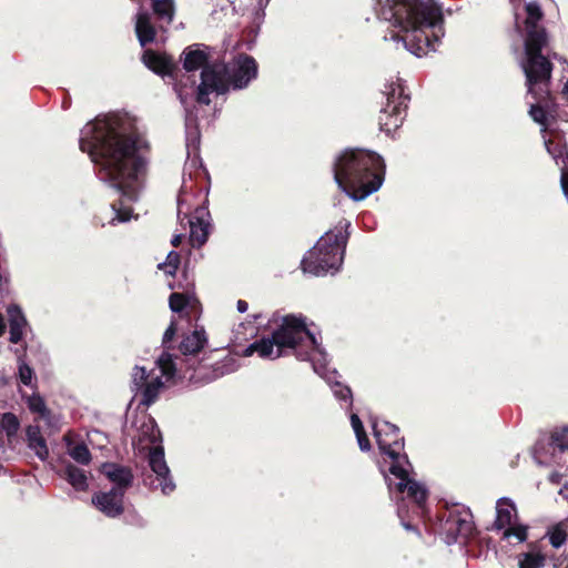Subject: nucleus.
Returning <instances> with one entry per match:
<instances>
[{
  "label": "nucleus",
  "instance_id": "f257e3e1",
  "mask_svg": "<svg viewBox=\"0 0 568 568\" xmlns=\"http://www.w3.org/2000/svg\"><path fill=\"white\" fill-rule=\"evenodd\" d=\"M79 148L100 166L101 179L121 193L111 204L115 213L111 224L130 221L133 209L125 201L138 200L146 170L144 153L150 148L135 120L118 114L98 116L87 124Z\"/></svg>",
  "mask_w": 568,
  "mask_h": 568
},
{
  "label": "nucleus",
  "instance_id": "f03ea898",
  "mask_svg": "<svg viewBox=\"0 0 568 568\" xmlns=\"http://www.w3.org/2000/svg\"><path fill=\"white\" fill-rule=\"evenodd\" d=\"M256 353L263 359H276L290 354L300 361H310L316 374L323 377L332 387L334 396L352 406V390L348 386L336 381V371L326 367V353L316 335L307 326L303 315H286L270 337H264L250 344L243 352L244 356Z\"/></svg>",
  "mask_w": 568,
  "mask_h": 568
},
{
  "label": "nucleus",
  "instance_id": "7ed1b4c3",
  "mask_svg": "<svg viewBox=\"0 0 568 568\" xmlns=\"http://www.w3.org/2000/svg\"><path fill=\"white\" fill-rule=\"evenodd\" d=\"M510 1L515 11L516 29L524 37L525 59L521 62V68L526 75L528 93L537 101L530 105L529 115L542 126L541 132L545 133L552 64L541 53L548 43L547 32L540 24L544 13L537 2H527L524 6V12L520 13L516 4L520 0Z\"/></svg>",
  "mask_w": 568,
  "mask_h": 568
},
{
  "label": "nucleus",
  "instance_id": "20e7f679",
  "mask_svg": "<svg viewBox=\"0 0 568 568\" xmlns=\"http://www.w3.org/2000/svg\"><path fill=\"white\" fill-rule=\"evenodd\" d=\"M385 20H395L403 36L392 39L402 41L414 55L420 58L436 50V43L444 37L443 16L434 0H404L395 4L390 16L381 14Z\"/></svg>",
  "mask_w": 568,
  "mask_h": 568
},
{
  "label": "nucleus",
  "instance_id": "39448f33",
  "mask_svg": "<svg viewBox=\"0 0 568 568\" xmlns=\"http://www.w3.org/2000/svg\"><path fill=\"white\" fill-rule=\"evenodd\" d=\"M333 171L338 187L352 200L362 201L381 189L385 163L375 152L346 150L336 158Z\"/></svg>",
  "mask_w": 568,
  "mask_h": 568
},
{
  "label": "nucleus",
  "instance_id": "423d86ee",
  "mask_svg": "<svg viewBox=\"0 0 568 568\" xmlns=\"http://www.w3.org/2000/svg\"><path fill=\"white\" fill-rule=\"evenodd\" d=\"M372 427L378 448L384 455V462L389 464V474L398 480L393 483L390 477L385 476L389 491H393L394 487L399 493L407 489L408 496L414 499L418 509L424 511L427 489L420 483L409 478L413 466L404 453V439L399 437L398 427L388 422L377 420L372 422Z\"/></svg>",
  "mask_w": 568,
  "mask_h": 568
},
{
  "label": "nucleus",
  "instance_id": "0eeeda50",
  "mask_svg": "<svg viewBox=\"0 0 568 568\" xmlns=\"http://www.w3.org/2000/svg\"><path fill=\"white\" fill-rule=\"evenodd\" d=\"M257 75L255 60L246 54H239L230 63L213 62L201 72V82L197 87L196 100L209 105L211 94H224L232 85L233 89H243Z\"/></svg>",
  "mask_w": 568,
  "mask_h": 568
},
{
  "label": "nucleus",
  "instance_id": "6e6552de",
  "mask_svg": "<svg viewBox=\"0 0 568 568\" xmlns=\"http://www.w3.org/2000/svg\"><path fill=\"white\" fill-rule=\"evenodd\" d=\"M349 225L347 221L341 222L335 230H329L320 237L301 262L304 273L323 276L339 270L344 260Z\"/></svg>",
  "mask_w": 568,
  "mask_h": 568
},
{
  "label": "nucleus",
  "instance_id": "1a4fd4ad",
  "mask_svg": "<svg viewBox=\"0 0 568 568\" xmlns=\"http://www.w3.org/2000/svg\"><path fill=\"white\" fill-rule=\"evenodd\" d=\"M202 314L200 301L194 294L192 287H187L183 293H180V324L185 318L191 329L183 332L180 336V353L183 355L199 354L209 342L205 328L197 325Z\"/></svg>",
  "mask_w": 568,
  "mask_h": 568
},
{
  "label": "nucleus",
  "instance_id": "9d476101",
  "mask_svg": "<svg viewBox=\"0 0 568 568\" xmlns=\"http://www.w3.org/2000/svg\"><path fill=\"white\" fill-rule=\"evenodd\" d=\"M474 530L473 515L468 508L455 505L442 516L439 532L447 545L467 539Z\"/></svg>",
  "mask_w": 568,
  "mask_h": 568
},
{
  "label": "nucleus",
  "instance_id": "9b49d317",
  "mask_svg": "<svg viewBox=\"0 0 568 568\" xmlns=\"http://www.w3.org/2000/svg\"><path fill=\"white\" fill-rule=\"evenodd\" d=\"M568 450V427L557 428L552 432L549 443H537L534 458L539 465H550L558 462V453Z\"/></svg>",
  "mask_w": 568,
  "mask_h": 568
},
{
  "label": "nucleus",
  "instance_id": "f8f14e48",
  "mask_svg": "<svg viewBox=\"0 0 568 568\" xmlns=\"http://www.w3.org/2000/svg\"><path fill=\"white\" fill-rule=\"evenodd\" d=\"M142 62L148 69L161 75L164 80L168 78L173 91L178 92V80L175 77L178 68L171 55L146 49L142 54Z\"/></svg>",
  "mask_w": 568,
  "mask_h": 568
},
{
  "label": "nucleus",
  "instance_id": "ddd939ff",
  "mask_svg": "<svg viewBox=\"0 0 568 568\" xmlns=\"http://www.w3.org/2000/svg\"><path fill=\"white\" fill-rule=\"evenodd\" d=\"M149 465L151 470L155 474V478L151 480V486L154 488L160 487L164 495L174 491L175 485L169 478L170 469L164 460V452L161 447H153L149 453Z\"/></svg>",
  "mask_w": 568,
  "mask_h": 568
},
{
  "label": "nucleus",
  "instance_id": "4468645a",
  "mask_svg": "<svg viewBox=\"0 0 568 568\" xmlns=\"http://www.w3.org/2000/svg\"><path fill=\"white\" fill-rule=\"evenodd\" d=\"M124 491L111 488L109 491H98L92 496V504L110 518L119 517L124 511Z\"/></svg>",
  "mask_w": 568,
  "mask_h": 568
},
{
  "label": "nucleus",
  "instance_id": "2eb2a0df",
  "mask_svg": "<svg viewBox=\"0 0 568 568\" xmlns=\"http://www.w3.org/2000/svg\"><path fill=\"white\" fill-rule=\"evenodd\" d=\"M190 243L193 247L202 246L211 232V215L205 206H199L189 219Z\"/></svg>",
  "mask_w": 568,
  "mask_h": 568
},
{
  "label": "nucleus",
  "instance_id": "dca6fc26",
  "mask_svg": "<svg viewBox=\"0 0 568 568\" xmlns=\"http://www.w3.org/2000/svg\"><path fill=\"white\" fill-rule=\"evenodd\" d=\"M211 50L207 45L202 43H194L184 49V62L183 67L186 71H195L204 68L209 64H212L214 61L210 62Z\"/></svg>",
  "mask_w": 568,
  "mask_h": 568
},
{
  "label": "nucleus",
  "instance_id": "f3484780",
  "mask_svg": "<svg viewBox=\"0 0 568 568\" xmlns=\"http://www.w3.org/2000/svg\"><path fill=\"white\" fill-rule=\"evenodd\" d=\"M101 473L116 485L115 488L125 489L132 485L133 475L130 468L115 463H104L101 466Z\"/></svg>",
  "mask_w": 568,
  "mask_h": 568
},
{
  "label": "nucleus",
  "instance_id": "a211bd4d",
  "mask_svg": "<svg viewBox=\"0 0 568 568\" xmlns=\"http://www.w3.org/2000/svg\"><path fill=\"white\" fill-rule=\"evenodd\" d=\"M516 519L517 509L513 500L506 497L498 499L496 504V519L494 527L497 530H503L516 523Z\"/></svg>",
  "mask_w": 568,
  "mask_h": 568
},
{
  "label": "nucleus",
  "instance_id": "6ab92c4d",
  "mask_svg": "<svg viewBox=\"0 0 568 568\" xmlns=\"http://www.w3.org/2000/svg\"><path fill=\"white\" fill-rule=\"evenodd\" d=\"M384 95L386 97V105L384 109H406L408 95L404 92L400 79L397 78L385 84Z\"/></svg>",
  "mask_w": 568,
  "mask_h": 568
},
{
  "label": "nucleus",
  "instance_id": "aec40b11",
  "mask_svg": "<svg viewBox=\"0 0 568 568\" xmlns=\"http://www.w3.org/2000/svg\"><path fill=\"white\" fill-rule=\"evenodd\" d=\"M10 325V337L9 341L12 344L21 342L23 336V328L27 325V320L18 305H10L7 310Z\"/></svg>",
  "mask_w": 568,
  "mask_h": 568
},
{
  "label": "nucleus",
  "instance_id": "412c9836",
  "mask_svg": "<svg viewBox=\"0 0 568 568\" xmlns=\"http://www.w3.org/2000/svg\"><path fill=\"white\" fill-rule=\"evenodd\" d=\"M135 33L141 47H146L155 40L156 30L148 12H139L136 14Z\"/></svg>",
  "mask_w": 568,
  "mask_h": 568
},
{
  "label": "nucleus",
  "instance_id": "4be33fe9",
  "mask_svg": "<svg viewBox=\"0 0 568 568\" xmlns=\"http://www.w3.org/2000/svg\"><path fill=\"white\" fill-rule=\"evenodd\" d=\"M26 436L28 447L32 449L41 460H45L49 457V449L40 427L38 425H29L26 429Z\"/></svg>",
  "mask_w": 568,
  "mask_h": 568
},
{
  "label": "nucleus",
  "instance_id": "5701e85b",
  "mask_svg": "<svg viewBox=\"0 0 568 568\" xmlns=\"http://www.w3.org/2000/svg\"><path fill=\"white\" fill-rule=\"evenodd\" d=\"M405 115H406V109L392 110V109L383 108L381 115H379L381 130L384 131L388 135L392 134L394 131H396L402 125Z\"/></svg>",
  "mask_w": 568,
  "mask_h": 568
},
{
  "label": "nucleus",
  "instance_id": "b1692460",
  "mask_svg": "<svg viewBox=\"0 0 568 568\" xmlns=\"http://www.w3.org/2000/svg\"><path fill=\"white\" fill-rule=\"evenodd\" d=\"M61 476L68 480V483L79 491H85L88 489V477L85 471L72 464H68L62 470Z\"/></svg>",
  "mask_w": 568,
  "mask_h": 568
},
{
  "label": "nucleus",
  "instance_id": "393cba45",
  "mask_svg": "<svg viewBox=\"0 0 568 568\" xmlns=\"http://www.w3.org/2000/svg\"><path fill=\"white\" fill-rule=\"evenodd\" d=\"M163 387H164V384L160 376L151 378L140 392V394H141L140 404L145 407L151 406L158 399L159 393Z\"/></svg>",
  "mask_w": 568,
  "mask_h": 568
},
{
  "label": "nucleus",
  "instance_id": "a878e982",
  "mask_svg": "<svg viewBox=\"0 0 568 568\" xmlns=\"http://www.w3.org/2000/svg\"><path fill=\"white\" fill-rule=\"evenodd\" d=\"M568 523L567 520H562L551 528H549L547 536L549 538V542L554 548H560L567 540L568 536Z\"/></svg>",
  "mask_w": 568,
  "mask_h": 568
},
{
  "label": "nucleus",
  "instance_id": "bb28decb",
  "mask_svg": "<svg viewBox=\"0 0 568 568\" xmlns=\"http://www.w3.org/2000/svg\"><path fill=\"white\" fill-rule=\"evenodd\" d=\"M152 9L154 14L161 21L171 22L174 17L173 0H152Z\"/></svg>",
  "mask_w": 568,
  "mask_h": 568
},
{
  "label": "nucleus",
  "instance_id": "cd10ccee",
  "mask_svg": "<svg viewBox=\"0 0 568 568\" xmlns=\"http://www.w3.org/2000/svg\"><path fill=\"white\" fill-rule=\"evenodd\" d=\"M351 424H352V427H353L354 433L356 435L357 443H358V446H359L361 450H363V452L369 450L371 449V444H369V440H368V438L366 436V433L364 430V426L362 424V420L359 419L357 414H352L351 415Z\"/></svg>",
  "mask_w": 568,
  "mask_h": 568
},
{
  "label": "nucleus",
  "instance_id": "c85d7f7f",
  "mask_svg": "<svg viewBox=\"0 0 568 568\" xmlns=\"http://www.w3.org/2000/svg\"><path fill=\"white\" fill-rule=\"evenodd\" d=\"M149 381L150 375L145 367L135 365L131 375V389L135 392V394H139Z\"/></svg>",
  "mask_w": 568,
  "mask_h": 568
},
{
  "label": "nucleus",
  "instance_id": "c756f323",
  "mask_svg": "<svg viewBox=\"0 0 568 568\" xmlns=\"http://www.w3.org/2000/svg\"><path fill=\"white\" fill-rule=\"evenodd\" d=\"M199 145H200V132L197 129H190L189 124L186 123V151H187V158L193 155L192 163H195L197 161V152H199Z\"/></svg>",
  "mask_w": 568,
  "mask_h": 568
},
{
  "label": "nucleus",
  "instance_id": "7c9ffc66",
  "mask_svg": "<svg viewBox=\"0 0 568 568\" xmlns=\"http://www.w3.org/2000/svg\"><path fill=\"white\" fill-rule=\"evenodd\" d=\"M156 364L163 376H166L168 378H172L174 376L176 367L172 354L163 352L158 358Z\"/></svg>",
  "mask_w": 568,
  "mask_h": 568
},
{
  "label": "nucleus",
  "instance_id": "2f4dec72",
  "mask_svg": "<svg viewBox=\"0 0 568 568\" xmlns=\"http://www.w3.org/2000/svg\"><path fill=\"white\" fill-rule=\"evenodd\" d=\"M1 427L8 438H10L17 435L20 428V422L13 413H4L1 417Z\"/></svg>",
  "mask_w": 568,
  "mask_h": 568
},
{
  "label": "nucleus",
  "instance_id": "473e14b6",
  "mask_svg": "<svg viewBox=\"0 0 568 568\" xmlns=\"http://www.w3.org/2000/svg\"><path fill=\"white\" fill-rule=\"evenodd\" d=\"M69 455L78 463L88 465L91 462V453L84 443L75 444L69 448Z\"/></svg>",
  "mask_w": 568,
  "mask_h": 568
},
{
  "label": "nucleus",
  "instance_id": "72a5a7b5",
  "mask_svg": "<svg viewBox=\"0 0 568 568\" xmlns=\"http://www.w3.org/2000/svg\"><path fill=\"white\" fill-rule=\"evenodd\" d=\"M505 539L515 538L517 542H524L527 539V526L514 523L504 529Z\"/></svg>",
  "mask_w": 568,
  "mask_h": 568
},
{
  "label": "nucleus",
  "instance_id": "f704fd0d",
  "mask_svg": "<svg viewBox=\"0 0 568 568\" xmlns=\"http://www.w3.org/2000/svg\"><path fill=\"white\" fill-rule=\"evenodd\" d=\"M156 439L154 422L150 420L149 423H144L136 439L138 444L143 447L144 443L154 444Z\"/></svg>",
  "mask_w": 568,
  "mask_h": 568
},
{
  "label": "nucleus",
  "instance_id": "c9c22d12",
  "mask_svg": "<svg viewBox=\"0 0 568 568\" xmlns=\"http://www.w3.org/2000/svg\"><path fill=\"white\" fill-rule=\"evenodd\" d=\"M27 404L32 413H38L41 417H45L49 414L45 402L39 394L29 396Z\"/></svg>",
  "mask_w": 568,
  "mask_h": 568
},
{
  "label": "nucleus",
  "instance_id": "e433bc0d",
  "mask_svg": "<svg viewBox=\"0 0 568 568\" xmlns=\"http://www.w3.org/2000/svg\"><path fill=\"white\" fill-rule=\"evenodd\" d=\"M544 565L545 557L535 552L525 554L519 560L520 568H542Z\"/></svg>",
  "mask_w": 568,
  "mask_h": 568
},
{
  "label": "nucleus",
  "instance_id": "4c0bfd02",
  "mask_svg": "<svg viewBox=\"0 0 568 568\" xmlns=\"http://www.w3.org/2000/svg\"><path fill=\"white\" fill-rule=\"evenodd\" d=\"M158 268L163 271L166 275L174 276L178 271V252L171 251L166 256V261L159 263Z\"/></svg>",
  "mask_w": 568,
  "mask_h": 568
},
{
  "label": "nucleus",
  "instance_id": "58836bf2",
  "mask_svg": "<svg viewBox=\"0 0 568 568\" xmlns=\"http://www.w3.org/2000/svg\"><path fill=\"white\" fill-rule=\"evenodd\" d=\"M34 372L33 369L21 358L19 359V379L26 386L32 385Z\"/></svg>",
  "mask_w": 568,
  "mask_h": 568
},
{
  "label": "nucleus",
  "instance_id": "ea45409f",
  "mask_svg": "<svg viewBox=\"0 0 568 568\" xmlns=\"http://www.w3.org/2000/svg\"><path fill=\"white\" fill-rule=\"evenodd\" d=\"M236 369V365L232 357L225 358L222 363L217 364L214 368V378L230 374Z\"/></svg>",
  "mask_w": 568,
  "mask_h": 568
},
{
  "label": "nucleus",
  "instance_id": "a19ab883",
  "mask_svg": "<svg viewBox=\"0 0 568 568\" xmlns=\"http://www.w3.org/2000/svg\"><path fill=\"white\" fill-rule=\"evenodd\" d=\"M178 332V322L173 317L169 327L166 328V331L164 332V335H163V346L164 348H170V346H168V344L174 338L175 334Z\"/></svg>",
  "mask_w": 568,
  "mask_h": 568
},
{
  "label": "nucleus",
  "instance_id": "79ce46f5",
  "mask_svg": "<svg viewBox=\"0 0 568 568\" xmlns=\"http://www.w3.org/2000/svg\"><path fill=\"white\" fill-rule=\"evenodd\" d=\"M169 305L173 313H178V292H172L170 294Z\"/></svg>",
  "mask_w": 568,
  "mask_h": 568
},
{
  "label": "nucleus",
  "instance_id": "37998d69",
  "mask_svg": "<svg viewBox=\"0 0 568 568\" xmlns=\"http://www.w3.org/2000/svg\"><path fill=\"white\" fill-rule=\"evenodd\" d=\"M397 515H398V517L400 518V520H402V525H403V527H404L406 530H414V527H413L409 523H406V521L404 520V510H403L402 506H398V508H397Z\"/></svg>",
  "mask_w": 568,
  "mask_h": 568
},
{
  "label": "nucleus",
  "instance_id": "c03bdc74",
  "mask_svg": "<svg viewBox=\"0 0 568 568\" xmlns=\"http://www.w3.org/2000/svg\"><path fill=\"white\" fill-rule=\"evenodd\" d=\"M236 308L240 313H245L248 308V304L243 300H239L236 303Z\"/></svg>",
  "mask_w": 568,
  "mask_h": 568
},
{
  "label": "nucleus",
  "instance_id": "a18cd8bd",
  "mask_svg": "<svg viewBox=\"0 0 568 568\" xmlns=\"http://www.w3.org/2000/svg\"><path fill=\"white\" fill-rule=\"evenodd\" d=\"M559 495L562 497V499H565L567 503H568V484H565L560 490H559Z\"/></svg>",
  "mask_w": 568,
  "mask_h": 568
},
{
  "label": "nucleus",
  "instance_id": "49530a36",
  "mask_svg": "<svg viewBox=\"0 0 568 568\" xmlns=\"http://www.w3.org/2000/svg\"><path fill=\"white\" fill-rule=\"evenodd\" d=\"M6 323L2 314L0 313V336H2L6 333Z\"/></svg>",
  "mask_w": 568,
  "mask_h": 568
},
{
  "label": "nucleus",
  "instance_id": "de8ad7c7",
  "mask_svg": "<svg viewBox=\"0 0 568 568\" xmlns=\"http://www.w3.org/2000/svg\"><path fill=\"white\" fill-rule=\"evenodd\" d=\"M549 480L554 484H558L560 480V475L558 473H552L549 476Z\"/></svg>",
  "mask_w": 568,
  "mask_h": 568
},
{
  "label": "nucleus",
  "instance_id": "09e8293b",
  "mask_svg": "<svg viewBox=\"0 0 568 568\" xmlns=\"http://www.w3.org/2000/svg\"><path fill=\"white\" fill-rule=\"evenodd\" d=\"M171 244L173 247H178V242H179V239H178V233H174L171 237Z\"/></svg>",
  "mask_w": 568,
  "mask_h": 568
},
{
  "label": "nucleus",
  "instance_id": "8fccbe9b",
  "mask_svg": "<svg viewBox=\"0 0 568 568\" xmlns=\"http://www.w3.org/2000/svg\"><path fill=\"white\" fill-rule=\"evenodd\" d=\"M562 93H564V94H565V97L568 99V80H567V82H566V83H565V85H564Z\"/></svg>",
  "mask_w": 568,
  "mask_h": 568
},
{
  "label": "nucleus",
  "instance_id": "3c124183",
  "mask_svg": "<svg viewBox=\"0 0 568 568\" xmlns=\"http://www.w3.org/2000/svg\"><path fill=\"white\" fill-rule=\"evenodd\" d=\"M270 0H258L260 7H265L268 3Z\"/></svg>",
  "mask_w": 568,
  "mask_h": 568
}]
</instances>
